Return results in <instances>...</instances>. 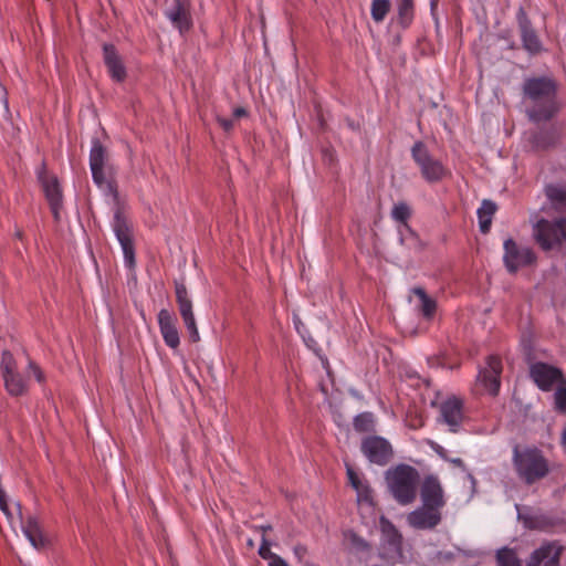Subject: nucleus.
Returning <instances> with one entry per match:
<instances>
[{"label": "nucleus", "instance_id": "nucleus-12", "mask_svg": "<svg viewBox=\"0 0 566 566\" xmlns=\"http://www.w3.org/2000/svg\"><path fill=\"white\" fill-rule=\"evenodd\" d=\"M361 451L369 462L385 465L392 455L390 443L381 437H368L361 442Z\"/></svg>", "mask_w": 566, "mask_h": 566}, {"label": "nucleus", "instance_id": "nucleus-22", "mask_svg": "<svg viewBox=\"0 0 566 566\" xmlns=\"http://www.w3.org/2000/svg\"><path fill=\"white\" fill-rule=\"evenodd\" d=\"M22 530L33 547L38 549L44 547L46 541L36 517L29 516L23 524Z\"/></svg>", "mask_w": 566, "mask_h": 566}, {"label": "nucleus", "instance_id": "nucleus-16", "mask_svg": "<svg viewBox=\"0 0 566 566\" xmlns=\"http://www.w3.org/2000/svg\"><path fill=\"white\" fill-rule=\"evenodd\" d=\"M407 522L416 530H431L441 522V511L422 504L407 515Z\"/></svg>", "mask_w": 566, "mask_h": 566}, {"label": "nucleus", "instance_id": "nucleus-13", "mask_svg": "<svg viewBox=\"0 0 566 566\" xmlns=\"http://www.w3.org/2000/svg\"><path fill=\"white\" fill-rule=\"evenodd\" d=\"M502 373V365L497 357L490 356L486 366L479 370L478 381L482 384L484 389L490 395H497L501 386L500 376Z\"/></svg>", "mask_w": 566, "mask_h": 566}, {"label": "nucleus", "instance_id": "nucleus-29", "mask_svg": "<svg viewBox=\"0 0 566 566\" xmlns=\"http://www.w3.org/2000/svg\"><path fill=\"white\" fill-rule=\"evenodd\" d=\"M389 0H373L370 13L375 22H381L390 10Z\"/></svg>", "mask_w": 566, "mask_h": 566}, {"label": "nucleus", "instance_id": "nucleus-27", "mask_svg": "<svg viewBox=\"0 0 566 566\" xmlns=\"http://www.w3.org/2000/svg\"><path fill=\"white\" fill-rule=\"evenodd\" d=\"M497 566H522L516 552L509 547L500 548L496 552Z\"/></svg>", "mask_w": 566, "mask_h": 566}, {"label": "nucleus", "instance_id": "nucleus-23", "mask_svg": "<svg viewBox=\"0 0 566 566\" xmlns=\"http://www.w3.org/2000/svg\"><path fill=\"white\" fill-rule=\"evenodd\" d=\"M546 196L557 211H566V185H549L545 189Z\"/></svg>", "mask_w": 566, "mask_h": 566}, {"label": "nucleus", "instance_id": "nucleus-21", "mask_svg": "<svg viewBox=\"0 0 566 566\" xmlns=\"http://www.w3.org/2000/svg\"><path fill=\"white\" fill-rule=\"evenodd\" d=\"M104 60L112 78L118 82L123 81L126 76V71L114 46L104 45Z\"/></svg>", "mask_w": 566, "mask_h": 566}, {"label": "nucleus", "instance_id": "nucleus-4", "mask_svg": "<svg viewBox=\"0 0 566 566\" xmlns=\"http://www.w3.org/2000/svg\"><path fill=\"white\" fill-rule=\"evenodd\" d=\"M388 488L395 500L401 505L413 502L419 482L418 471L406 464L397 465L386 473Z\"/></svg>", "mask_w": 566, "mask_h": 566}, {"label": "nucleus", "instance_id": "nucleus-32", "mask_svg": "<svg viewBox=\"0 0 566 566\" xmlns=\"http://www.w3.org/2000/svg\"><path fill=\"white\" fill-rule=\"evenodd\" d=\"M374 426V417L369 412H364L355 417L354 427L358 431H369Z\"/></svg>", "mask_w": 566, "mask_h": 566}, {"label": "nucleus", "instance_id": "nucleus-40", "mask_svg": "<svg viewBox=\"0 0 566 566\" xmlns=\"http://www.w3.org/2000/svg\"><path fill=\"white\" fill-rule=\"evenodd\" d=\"M307 554V549L305 546L303 545H297L294 547V555L295 557L300 560V562H303L304 557L306 556Z\"/></svg>", "mask_w": 566, "mask_h": 566}, {"label": "nucleus", "instance_id": "nucleus-50", "mask_svg": "<svg viewBox=\"0 0 566 566\" xmlns=\"http://www.w3.org/2000/svg\"><path fill=\"white\" fill-rule=\"evenodd\" d=\"M262 530H263V532H266V531L271 530V526L270 525L262 526Z\"/></svg>", "mask_w": 566, "mask_h": 566}, {"label": "nucleus", "instance_id": "nucleus-7", "mask_svg": "<svg viewBox=\"0 0 566 566\" xmlns=\"http://www.w3.org/2000/svg\"><path fill=\"white\" fill-rule=\"evenodd\" d=\"M503 261L509 272L514 273L518 269L531 265L535 262V254L531 248L518 244L512 239L504 241Z\"/></svg>", "mask_w": 566, "mask_h": 566}, {"label": "nucleus", "instance_id": "nucleus-36", "mask_svg": "<svg viewBox=\"0 0 566 566\" xmlns=\"http://www.w3.org/2000/svg\"><path fill=\"white\" fill-rule=\"evenodd\" d=\"M557 390L554 394L555 407L559 411H566V388L556 386Z\"/></svg>", "mask_w": 566, "mask_h": 566}, {"label": "nucleus", "instance_id": "nucleus-18", "mask_svg": "<svg viewBox=\"0 0 566 566\" xmlns=\"http://www.w3.org/2000/svg\"><path fill=\"white\" fill-rule=\"evenodd\" d=\"M165 15L180 33L189 30L190 14L185 1L174 0L172 3L166 8Z\"/></svg>", "mask_w": 566, "mask_h": 566}, {"label": "nucleus", "instance_id": "nucleus-1", "mask_svg": "<svg viewBox=\"0 0 566 566\" xmlns=\"http://www.w3.org/2000/svg\"><path fill=\"white\" fill-rule=\"evenodd\" d=\"M90 166L94 182L103 192L107 202L115 208L113 230L120 244L126 266L133 268L135 265L134 247L128 223L119 210L117 169L98 142L93 143Z\"/></svg>", "mask_w": 566, "mask_h": 566}, {"label": "nucleus", "instance_id": "nucleus-42", "mask_svg": "<svg viewBox=\"0 0 566 566\" xmlns=\"http://www.w3.org/2000/svg\"><path fill=\"white\" fill-rule=\"evenodd\" d=\"M218 122L223 127L224 130H230L233 127V120L227 118H218Z\"/></svg>", "mask_w": 566, "mask_h": 566}, {"label": "nucleus", "instance_id": "nucleus-51", "mask_svg": "<svg viewBox=\"0 0 566 566\" xmlns=\"http://www.w3.org/2000/svg\"><path fill=\"white\" fill-rule=\"evenodd\" d=\"M21 235H22V232H21V231H18V232H17V237H18V238H21Z\"/></svg>", "mask_w": 566, "mask_h": 566}, {"label": "nucleus", "instance_id": "nucleus-9", "mask_svg": "<svg viewBox=\"0 0 566 566\" xmlns=\"http://www.w3.org/2000/svg\"><path fill=\"white\" fill-rule=\"evenodd\" d=\"M530 375L537 387L546 391L565 382L560 369L545 363L531 365Z\"/></svg>", "mask_w": 566, "mask_h": 566}, {"label": "nucleus", "instance_id": "nucleus-31", "mask_svg": "<svg viewBox=\"0 0 566 566\" xmlns=\"http://www.w3.org/2000/svg\"><path fill=\"white\" fill-rule=\"evenodd\" d=\"M344 541L346 544H348L352 548L356 551H366L368 548L367 542L359 537L353 531L344 532Z\"/></svg>", "mask_w": 566, "mask_h": 566}, {"label": "nucleus", "instance_id": "nucleus-34", "mask_svg": "<svg viewBox=\"0 0 566 566\" xmlns=\"http://www.w3.org/2000/svg\"><path fill=\"white\" fill-rule=\"evenodd\" d=\"M357 493V500L359 503H366L369 506L373 505L371 490L367 483H363L355 489Z\"/></svg>", "mask_w": 566, "mask_h": 566}, {"label": "nucleus", "instance_id": "nucleus-28", "mask_svg": "<svg viewBox=\"0 0 566 566\" xmlns=\"http://www.w3.org/2000/svg\"><path fill=\"white\" fill-rule=\"evenodd\" d=\"M410 216H411V210H410V207L406 202L401 201V202H397L394 205L392 210H391V218L395 221L400 222L401 227L405 228L406 230H409L407 221L410 218Z\"/></svg>", "mask_w": 566, "mask_h": 566}, {"label": "nucleus", "instance_id": "nucleus-38", "mask_svg": "<svg viewBox=\"0 0 566 566\" xmlns=\"http://www.w3.org/2000/svg\"><path fill=\"white\" fill-rule=\"evenodd\" d=\"M0 112L8 113V92L6 87L0 83Z\"/></svg>", "mask_w": 566, "mask_h": 566}, {"label": "nucleus", "instance_id": "nucleus-3", "mask_svg": "<svg viewBox=\"0 0 566 566\" xmlns=\"http://www.w3.org/2000/svg\"><path fill=\"white\" fill-rule=\"evenodd\" d=\"M517 478L527 485L545 479L551 472V462L535 446H515L512 457Z\"/></svg>", "mask_w": 566, "mask_h": 566}, {"label": "nucleus", "instance_id": "nucleus-45", "mask_svg": "<svg viewBox=\"0 0 566 566\" xmlns=\"http://www.w3.org/2000/svg\"><path fill=\"white\" fill-rule=\"evenodd\" d=\"M293 321H294V325H295L296 331L298 332V334H302V328H304L303 323L301 322V319L296 315H294Z\"/></svg>", "mask_w": 566, "mask_h": 566}, {"label": "nucleus", "instance_id": "nucleus-11", "mask_svg": "<svg viewBox=\"0 0 566 566\" xmlns=\"http://www.w3.org/2000/svg\"><path fill=\"white\" fill-rule=\"evenodd\" d=\"M381 532V547L387 558L396 560L402 557L401 535L394 524L381 516L379 521Z\"/></svg>", "mask_w": 566, "mask_h": 566}, {"label": "nucleus", "instance_id": "nucleus-33", "mask_svg": "<svg viewBox=\"0 0 566 566\" xmlns=\"http://www.w3.org/2000/svg\"><path fill=\"white\" fill-rule=\"evenodd\" d=\"M0 368L2 376L17 370V361L10 350L2 352Z\"/></svg>", "mask_w": 566, "mask_h": 566}, {"label": "nucleus", "instance_id": "nucleus-8", "mask_svg": "<svg viewBox=\"0 0 566 566\" xmlns=\"http://www.w3.org/2000/svg\"><path fill=\"white\" fill-rule=\"evenodd\" d=\"M176 301L182 322L189 333L190 339L192 342H198L200 339V335L192 311V301L189 297L188 291L182 283H176Z\"/></svg>", "mask_w": 566, "mask_h": 566}, {"label": "nucleus", "instance_id": "nucleus-30", "mask_svg": "<svg viewBox=\"0 0 566 566\" xmlns=\"http://www.w3.org/2000/svg\"><path fill=\"white\" fill-rule=\"evenodd\" d=\"M398 15L400 23L407 27L413 17V1L412 0H400L398 4Z\"/></svg>", "mask_w": 566, "mask_h": 566}, {"label": "nucleus", "instance_id": "nucleus-46", "mask_svg": "<svg viewBox=\"0 0 566 566\" xmlns=\"http://www.w3.org/2000/svg\"><path fill=\"white\" fill-rule=\"evenodd\" d=\"M245 114H247V111H245L244 108H242V107H238V108H235V109L233 111V116H234L235 118H240V117H242V116H245Z\"/></svg>", "mask_w": 566, "mask_h": 566}, {"label": "nucleus", "instance_id": "nucleus-47", "mask_svg": "<svg viewBox=\"0 0 566 566\" xmlns=\"http://www.w3.org/2000/svg\"><path fill=\"white\" fill-rule=\"evenodd\" d=\"M448 461H450L451 463H453L455 465H459V467L463 465V462H462V460L460 458L448 459Z\"/></svg>", "mask_w": 566, "mask_h": 566}, {"label": "nucleus", "instance_id": "nucleus-26", "mask_svg": "<svg viewBox=\"0 0 566 566\" xmlns=\"http://www.w3.org/2000/svg\"><path fill=\"white\" fill-rule=\"evenodd\" d=\"M4 386L11 396H21L27 392V384L23 377L15 370L2 376Z\"/></svg>", "mask_w": 566, "mask_h": 566}, {"label": "nucleus", "instance_id": "nucleus-14", "mask_svg": "<svg viewBox=\"0 0 566 566\" xmlns=\"http://www.w3.org/2000/svg\"><path fill=\"white\" fill-rule=\"evenodd\" d=\"M464 419L462 401L455 397L448 398L440 405V420L449 431L458 432Z\"/></svg>", "mask_w": 566, "mask_h": 566}, {"label": "nucleus", "instance_id": "nucleus-35", "mask_svg": "<svg viewBox=\"0 0 566 566\" xmlns=\"http://www.w3.org/2000/svg\"><path fill=\"white\" fill-rule=\"evenodd\" d=\"M259 555L263 559L269 560V563H272L274 559L280 557L277 554L271 552V543L265 538L264 535L262 536V543L259 547Z\"/></svg>", "mask_w": 566, "mask_h": 566}, {"label": "nucleus", "instance_id": "nucleus-44", "mask_svg": "<svg viewBox=\"0 0 566 566\" xmlns=\"http://www.w3.org/2000/svg\"><path fill=\"white\" fill-rule=\"evenodd\" d=\"M269 566H290L286 560H284L281 556L274 559L272 563H269Z\"/></svg>", "mask_w": 566, "mask_h": 566}, {"label": "nucleus", "instance_id": "nucleus-19", "mask_svg": "<svg viewBox=\"0 0 566 566\" xmlns=\"http://www.w3.org/2000/svg\"><path fill=\"white\" fill-rule=\"evenodd\" d=\"M38 179L49 205L54 202L62 203V190L59 180L55 176L48 175L45 163H42L41 169L38 172Z\"/></svg>", "mask_w": 566, "mask_h": 566}, {"label": "nucleus", "instance_id": "nucleus-5", "mask_svg": "<svg viewBox=\"0 0 566 566\" xmlns=\"http://www.w3.org/2000/svg\"><path fill=\"white\" fill-rule=\"evenodd\" d=\"M533 235L543 250H551L566 240V218L555 222L539 219L533 221Z\"/></svg>", "mask_w": 566, "mask_h": 566}, {"label": "nucleus", "instance_id": "nucleus-37", "mask_svg": "<svg viewBox=\"0 0 566 566\" xmlns=\"http://www.w3.org/2000/svg\"><path fill=\"white\" fill-rule=\"evenodd\" d=\"M346 471L348 475V480L354 489L364 483V481L358 476V474L355 472V470L349 465L346 464Z\"/></svg>", "mask_w": 566, "mask_h": 566}, {"label": "nucleus", "instance_id": "nucleus-25", "mask_svg": "<svg viewBox=\"0 0 566 566\" xmlns=\"http://www.w3.org/2000/svg\"><path fill=\"white\" fill-rule=\"evenodd\" d=\"M412 294L417 297V307L421 311L426 318H431L436 312L437 303L433 298L429 297L424 290L416 287L412 290Z\"/></svg>", "mask_w": 566, "mask_h": 566}, {"label": "nucleus", "instance_id": "nucleus-2", "mask_svg": "<svg viewBox=\"0 0 566 566\" xmlns=\"http://www.w3.org/2000/svg\"><path fill=\"white\" fill-rule=\"evenodd\" d=\"M523 93L528 103L526 112L531 120L546 122L557 113L556 83L553 78L548 76L526 78Z\"/></svg>", "mask_w": 566, "mask_h": 566}, {"label": "nucleus", "instance_id": "nucleus-43", "mask_svg": "<svg viewBox=\"0 0 566 566\" xmlns=\"http://www.w3.org/2000/svg\"><path fill=\"white\" fill-rule=\"evenodd\" d=\"M433 450H434V451H436V452H437V453H438L442 459L448 460V458H447V455H446L447 451H446V449H444L443 447H441V446H439V444H434V446H433Z\"/></svg>", "mask_w": 566, "mask_h": 566}, {"label": "nucleus", "instance_id": "nucleus-6", "mask_svg": "<svg viewBox=\"0 0 566 566\" xmlns=\"http://www.w3.org/2000/svg\"><path fill=\"white\" fill-rule=\"evenodd\" d=\"M412 158L420 168L422 177L429 182L441 180L448 172L444 166L433 158L422 143H416L411 149Z\"/></svg>", "mask_w": 566, "mask_h": 566}, {"label": "nucleus", "instance_id": "nucleus-10", "mask_svg": "<svg viewBox=\"0 0 566 566\" xmlns=\"http://www.w3.org/2000/svg\"><path fill=\"white\" fill-rule=\"evenodd\" d=\"M563 546L557 542H546L535 548L525 562V566H560Z\"/></svg>", "mask_w": 566, "mask_h": 566}, {"label": "nucleus", "instance_id": "nucleus-20", "mask_svg": "<svg viewBox=\"0 0 566 566\" xmlns=\"http://www.w3.org/2000/svg\"><path fill=\"white\" fill-rule=\"evenodd\" d=\"M517 18L524 49L532 54L538 53L542 50L541 41L522 9H520Z\"/></svg>", "mask_w": 566, "mask_h": 566}, {"label": "nucleus", "instance_id": "nucleus-41", "mask_svg": "<svg viewBox=\"0 0 566 566\" xmlns=\"http://www.w3.org/2000/svg\"><path fill=\"white\" fill-rule=\"evenodd\" d=\"M50 206V209L52 211V214H53V218H54V221L55 222H59L60 221V209L62 207V203H51L49 205Z\"/></svg>", "mask_w": 566, "mask_h": 566}, {"label": "nucleus", "instance_id": "nucleus-49", "mask_svg": "<svg viewBox=\"0 0 566 566\" xmlns=\"http://www.w3.org/2000/svg\"><path fill=\"white\" fill-rule=\"evenodd\" d=\"M562 441H563V444L566 446V426H565V429L562 434Z\"/></svg>", "mask_w": 566, "mask_h": 566}, {"label": "nucleus", "instance_id": "nucleus-17", "mask_svg": "<svg viewBox=\"0 0 566 566\" xmlns=\"http://www.w3.org/2000/svg\"><path fill=\"white\" fill-rule=\"evenodd\" d=\"M158 324L166 345L171 348L178 347L180 338L175 315L166 308L160 310L158 313Z\"/></svg>", "mask_w": 566, "mask_h": 566}, {"label": "nucleus", "instance_id": "nucleus-24", "mask_svg": "<svg viewBox=\"0 0 566 566\" xmlns=\"http://www.w3.org/2000/svg\"><path fill=\"white\" fill-rule=\"evenodd\" d=\"M496 211V205L491 201L484 199L478 209V219H479V227L482 233L489 232L492 223L493 214Z\"/></svg>", "mask_w": 566, "mask_h": 566}, {"label": "nucleus", "instance_id": "nucleus-15", "mask_svg": "<svg viewBox=\"0 0 566 566\" xmlns=\"http://www.w3.org/2000/svg\"><path fill=\"white\" fill-rule=\"evenodd\" d=\"M421 502L423 505L441 511L444 506V494L442 485L437 476H427L420 490Z\"/></svg>", "mask_w": 566, "mask_h": 566}, {"label": "nucleus", "instance_id": "nucleus-39", "mask_svg": "<svg viewBox=\"0 0 566 566\" xmlns=\"http://www.w3.org/2000/svg\"><path fill=\"white\" fill-rule=\"evenodd\" d=\"M30 368L32 369L36 380L39 382H42L44 380V375H43V371L41 370V368L32 361L30 363Z\"/></svg>", "mask_w": 566, "mask_h": 566}, {"label": "nucleus", "instance_id": "nucleus-48", "mask_svg": "<svg viewBox=\"0 0 566 566\" xmlns=\"http://www.w3.org/2000/svg\"><path fill=\"white\" fill-rule=\"evenodd\" d=\"M552 143H553V142H548V143H546V142H541V140H537V142H536L537 146H539V147H547V146H548L549 144H552Z\"/></svg>", "mask_w": 566, "mask_h": 566}]
</instances>
